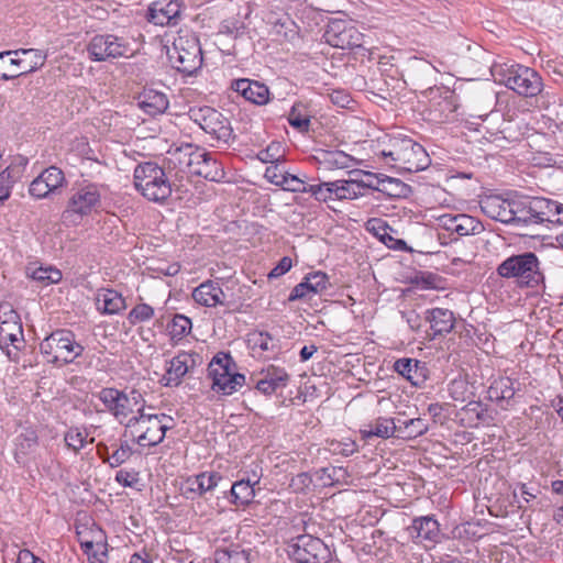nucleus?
<instances>
[{"instance_id": "obj_1", "label": "nucleus", "mask_w": 563, "mask_h": 563, "mask_svg": "<svg viewBox=\"0 0 563 563\" xmlns=\"http://www.w3.org/2000/svg\"><path fill=\"white\" fill-rule=\"evenodd\" d=\"M495 81L523 98H542L549 102L554 95L548 89L539 71L518 63H501L492 66Z\"/></svg>"}, {"instance_id": "obj_2", "label": "nucleus", "mask_w": 563, "mask_h": 563, "mask_svg": "<svg viewBox=\"0 0 563 563\" xmlns=\"http://www.w3.org/2000/svg\"><path fill=\"white\" fill-rule=\"evenodd\" d=\"M511 208L516 227L563 224V203L550 198L514 191Z\"/></svg>"}, {"instance_id": "obj_3", "label": "nucleus", "mask_w": 563, "mask_h": 563, "mask_svg": "<svg viewBox=\"0 0 563 563\" xmlns=\"http://www.w3.org/2000/svg\"><path fill=\"white\" fill-rule=\"evenodd\" d=\"M498 277L512 282L519 289L540 290L545 287L541 261L532 251L511 254L496 267Z\"/></svg>"}, {"instance_id": "obj_4", "label": "nucleus", "mask_w": 563, "mask_h": 563, "mask_svg": "<svg viewBox=\"0 0 563 563\" xmlns=\"http://www.w3.org/2000/svg\"><path fill=\"white\" fill-rule=\"evenodd\" d=\"M386 163L406 173L424 170L431 164V158L424 147L406 135L393 136L379 152Z\"/></svg>"}, {"instance_id": "obj_5", "label": "nucleus", "mask_w": 563, "mask_h": 563, "mask_svg": "<svg viewBox=\"0 0 563 563\" xmlns=\"http://www.w3.org/2000/svg\"><path fill=\"white\" fill-rule=\"evenodd\" d=\"M173 156L180 165H186L190 174L209 181L220 183L227 176L223 163L218 159V153L208 152L191 143L181 144L174 151Z\"/></svg>"}, {"instance_id": "obj_6", "label": "nucleus", "mask_w": 563, "mask_h": 563, "mask_svg": "<svg viewBox=\"0 0 563 563\" xmlns=\"http://www.w3.org/2000/svg\"><path fill=\"white\" fill-rule=\"evenodd\" d=\"M135 190L146 200L163 205L170 197L173 187L164 169L154 161L139 163L133 172Z\"/></svg>"}, {"instance_id": "obj_7", "label": "nucleus", "mask_w": 563, "mask_h": 563, "mask_svg": "<svg viewBox=\"0 0 563 563\" xmlns=\"http://www.w3.org/2000/svg\"><path fill=\"white\" fill-rule=\"evenodd\" d=\"M167 57L173 68L185 76L196 75L203 64L199 36L189 31L179 32L173 47L167 48Z\"/></svg>"}, {"instance_id": "obj_8", "label": "nucleus", "mask_w": 563, "mask_h": 563, "mask_svg": "<svg viewBox=\"0 0 563 563\" xmlns=\"http://www.w3.org/2000/svg\"><path fill=\"white\" fill-rule=\"evenodd\" d=\"M99 399L107 410L111 412L115 419H126L128 422H139L141 418H157V415H145L144 399L140 391L132 389L129 394L112 387L102 388L99 391Z\"/></svg>"}, {"instance_id": "obj_9", "label": "nucleus", "mask_w": 563, "mask_h": 563, "mask_svg": "<svg viewBox=\"0 0 563 563\" xmlns=\"http://www.w3.org/2000/svg\"><path fill=\"white\" fill-rule=\"evenodd\" d=\"M69 330H58L47 335L40 343V351L45 361L58 367L73 363L81 355L84 346L74 339Z\"/></svg>"}, {"instance_id": "obj_10", "label": "nucleus", "mask_w": 563, "mask_h": 563, "mask_svg": "<svg viewBox=\"0 0 563 563\" xmlns=\"http://www.w3.org/2000/svg\"><path fill=\"white\" fill-rule=\"evenodd\" d=\"M73 190L62 218L64 222L79 224L85 217L101 208L100 185L85 181Z\"/></svg>"}, {"instance_id": "obj_11", "label": "nucleus", "mask_w": 563, "mask_h": 563, "mask_svg": "<svg viewBox=\"0 0 563 563\" xmlns=\"http://www.w3.org/2000/svg\"><path fill=\"white\" fill-rule=\"evenodd\" d=\"M24 343L23 330L18 312L10 302L0 303V347L15 362H20L18 351Z\"/></svg>"}, {"instance_id": "obj_12", "label": "nucleus", "mask_w": 563, "mask_h": 563, "mask_svg": "<svg viewBox=\"0 0 563 563\" xmlns=\"http://www.w3.org/2000/svg\"><path fill=\"white\" fill-rule=\"evenodd\" d=\"M188 115L192 122L199 125L216 141L228 143L232 136V128L228 118L212 107H191Z\"/></svg>"}, {"instance_id": "obj_13", "label": "nucleus", "mask_w": 563, "mask_h": 563, "mask_svg": "<svg viewBox=\"0 0 563 563\" xmlns=\"http://www.w3.org/2000/svg\"><path fill=\"white\" fill-rule=\"evenodd\" d=\"M130 43L123 36L115 34H96L87 44L90 60L100 63L130 56Z\"/></svg>"}, {"instance_id": "obj_14", "label": "nucleus", "mask_w": 563, "mask_h": 563, "mask_svg": "<svg viewBox=\"0 0 563 563\" xmlns=\"http://www.w3.org/2000/svg\"><path fill=\"white\" fill-rule=\"evenodd\" d=\"M323 37L325 42L341 49L364 48V34L351 22L345 20H332L328 23Z\"/></svg>"}, {"instance_id": "obj_15", "label": "nucleus", "mask_w": 563, "mask_h": 563, "mask_svg": "<svg viewBox=\"0 0 563 563\" xmlns=\"http://www.w3.org/2000/svg\"><path fill=\"white\" fill-rule=\"evenodd\" d=\"M290 553L298 563H329L331 561L329 547L321 539L311 534L297 537Z\"/></svg>"}, {"instance_id": "obj_16", "label": "nucleus", "mask_w": 563, "mask_h": 563, "mask_svg": "<svg viewBox=\"0 0 563 563\" xmlns=\"http://www.w3.org/2000/svg\"><path fill=\"white\" fill-rule=\"evenodd\" d=\"M80 549L89 563H107L108 542L106 532L96 523L84 531H77Z\"/></svg>"}, {"instance_id": "obj_17", "label": "nucleus", "mask_w": 563, "mask_h": 563, "mask_svg": "<svg viewBox=\"0 0 563 563\" xmlns=\"http://www.w3.org/2000/svg\"><path fill=\"white\" fill-rule=\"evenodd\" d=\"M184 8L185 4L179 0H157L148 5L146 20L159 26L176 25Z\"/></svg>"}, {"instance_id": "obj_18", "label": "nucleus", "mask_w": 563, "mask_h": 563, "mask_svg": "<svg viewBox=\"0 0 563 563\" xmlns=\"http://www.w3.org/2000/svg\"><path fill=\"white\" fill-rule=\"evenodd\" d=\"M423 319L429 323L430 332H427L429 341L444 339L455 327L454 312L446 308H429L423 312Z\"/></svg>"}, {"instance_id": "obj_19", "label": "nucleus", "mask_w": 563, "mask_h": 563, "mask_svg": "<svg viewBox=\"0 0 563 563\" xmlns=\"http://www.w3.org/2000/svg\"><path fill=\"white\" fill-rule=\"evenodd\" d=\"M31 49L7 51L0 53V79L9 80L33 70L31 62H26L24 56L29 55Z\"/></svg>"}, {"instance_id": "obj_20", "label": "nucleus", "mask_w": 563, "mask_h": 563, "mask_svg": "<svg viewBox=\"0 0 563 563\" xmlns=\"http://www.w3.org/2000/svg\"><path fill=\"white\" fill-rule=\"evenodd\" d=\"M230 88L255 106H265L271 101L268 86L258 80L250 78L233 79Z\"/></svg>"}, {"instance_id": "obj_21", "label": "nucleus", "mask_w": 563, "mask_h": 563, "mask_svg": "<svg viewBox=\"0 0 563 563\" xmlns=\"http://www.w3.org/2000/svg\"><path fill=\"white\" fill-rule=\"evenodd\" d=\"M393 368L398 375L407 379L415 387L424 386L430 376L428 364L417 358H398L395 361Z\"/></svg>"}, {"instance_id": "obj_22", "label": "nucleus", "mask_w": 563, "mask_h": 563, "mask_svg": "<svg viewBox=\"0 0 563 563\" xmlns=\"http://www.w3.org/2000/svg\"><path fill=\"white\" fill-rule=\"evenodd\" d=\"M512 192L504 199L498 195L486 196L479 201L482 211L490 219L514 225Z\"/></svg>"}, {"instance_id": "obj_23", "label": "nucleus", "mask_w": 563, "mask_h": 563, "mask_svg": "<svg viewBox=\"0 0 563 563\" xmlns=\"http://www.w3.org/2000/svg\"><path fill=\"white\" fill-rule=\"evenodd\" d=\"M516 380L508 376H499L495 378L486 390V399L495 402L497 407L507 410L515 402ZM519 385V383L517 382Z\"/></svg>"}, {"instance_id": "obj_24", "label": "nucleus", "mask_w": 563, "mask_h": 563, "mask_svg": "<svg viewBox=\"0 0 563 563\" xmlns=\"http://www.w3.org/2000/svg\"><path fill=\"white\" fill-rule=\"evenodd\" d=\"M430 95L438 101L433 104L434 111H438L440 121H451L454 119L456 111L460 108V97L448 87L430 88Z\"/></svg>"}, {"instance_id": "obj_25", "label": "nucleus", "mask_w": 563, "mask_h": 563, "mask_svg": "<svg viewBox=\"0 0 563 563\" xmlns=\"http://www.w3.org/2000/svg\"><path fill=\"white\" fill-rule=\"evenodd\" d=\"M350 174H363L366 177L375 178V190L384 194L389 198H406L411 191V187L402 180L386 176L384 174H374L372 172H364L360 169H353L350 172Z\"/></svg>"}, {"instance_id": "obj_26", "label": "nucleus", "mask_w": 563, "mask_h": 563, "mask_svg": "<svg viewBox=\"0 0 563 563\" xmlns=\"http://www.w3.org/2000/svg\"><path fill=\"white\" fill-rule=\"evenodd\" d=\"M195 356H197V354L186 352L178 353L174 356L169 361V366L162 377L161 382L163 385L167 387L179 386L181 378L189 372V368L195 365Z\"/></svg>"}, {"instance_id": "obj_27", "label": "nucleus", "mask_w": 563, "mask_h": 563, "mask_svg": "<svg viewBox=\"0 0 563 563\" xmlns=\"http://www.w3.org/2000/svg\"><path fill=\"white\" fill-rule=\"evenodd\" d=\"M289 375L284 367L271 365L263 372L255 388L265 396H271L278 389H283L288 385Z\"/></svg>"}, {"instance_id": "obj_28", "label": "nucleus", "mask_w": 563, "mask_h": 563, "mask_svg": "<svg viewBox=\"0 0 563 563\" xmlns=\"http://www.w3.org/2000/svg\"><path fill=\"white\" fill-rule=\"evenodd\" d=\"M314 159L327 170L346 169L355 163V158L352 155L341 150L329 148L316 150Z\"/></svg>"}, {"instance_id": "obj_29", "label": "nucleus", "mask_w": 563, "mask_h": 563, "mask_svg": "<svg viewBox=\"0 0 563 563\" xmlns=\"http://www.w3.org/2000/svg\"><path fill=\"white\" fill-rule=\"evenodd\" d=\"M253 550L240 543L219 544L214 551V563H251Z\"/></svg>"}, {"instance_id": "obj_30", "label": "nucleus", "mask_w": 563, "mask_h": 563, "mask_svg": "<svg viewBox=\"0 0 563 563\" xmlns=\"http://www.w3.org/2000/svg\"><path fill=\"white\" fill-rule=\"evenodd\" d=\"M96 307L101 314H118L126 308L124 297L112 288H100L96 297Z\"/></svg>"}, {"instance_id": "obj_31", "label": "nucleus", "mask_w": 563, "mask_h": 563, "mask_svg": "<svg viewBox=\"0 0 563 563\" xmlns=\"http://www.w3.org/2000/svg\"><path fill=\"white\" fill-rule=\"evenodd\" d=\"M137 104L148 115L156 117L167 110L169 102L164 92L145 89L139 95Z\"/></svg>"}, {"instance_id": "obj_32", "label": "nucleus", "mask_w": 563, "mask_h": 563, "mask_svg": "<svg viewBox=\"0 0 563 563\" xmlns=\"http://www.w3.org/2000/svg\"><path fill=\"white\" fill-rule=\"evenodd\" d=\"M208 376L212 379V389L223 395H231L245 384V376L236 373L235 369L227 373L216 372Z\"/></svg>"}, {"instance_id": "obj_33", "label": "nucleus", "mask_w": 563, "mask_h": 563, "mask_svg": "<svg viewBox=\"0 0 563 563\" xmlns=\"http://www.w3.org/2000/svg\"><path fill=\"white\" fill-rule=\"evenodd\" d=\"M222 297H224L222 288L212 280H207L200 284L192 291V298L195 301L205 307L223 305Z\"/></svg>"}, {"instance_id": "obj_34", "label": "nucleus", "mask_w": 563, "mask_h": 563, "mask_svg": "<svg viewBox=\"0 0 563 563\" xmlns=\"http://www.w3.org/2000/svg\"><path fill=\"white\" fill-rule=\"evenodd\" d=\"M65 181V176L60 168L56 166L45 168L43 172L37 174V199L41 196L40 190L43 183L48 185V188L44 194H42V196H56L60 195V188L64 186Z\"/></svg>"}, {"instance_id": "obj_35", "label": "nucleus", "mask_w": 563, "mask_h": 563, "mask_svg": "<svg viewBox=\"0 0 563 563\" xmlns=\"http://www.w3.org/2000/svg\"><path fill=\"white\" fill-rule=\"evenodd\" d=\"M411 534L419 541L437 542L440 537V525L432 517H421L412 521Z\"/></svg>"}, {"instance_id": "obj_36", "label": "nucleus", "mask_w": 563, "mask_h": 563, "mask_svg": "<svg viewBox=\"0 0 563 563\" xmlns=\"http://www.w3.org/2000/svg\"><path fill=\"white\" fill-rule=\"evenodd\" d=\"M256 484H258V478L253 482L250 478L235 482L230 490V501L236 507L250 505L255 497L254 486Z\"/></svg>"}, {"instance_id": "obj_37", "label": "nucleus", "mask_w": 563, "mask_h": 563, "mask_svg": "<svg viewBox=\"0 0 563 563\" xmlns=\"http://www.w3.org/2000/svg\"><path fill=\"white\" fill-rule=\"evenodd\" d=\"M328 185L334 187L335 200H353L364 195L362 191L363 180L339 179Z\"/></svg>"}, {"instance_id": "obj_38", "label": "nucleus", "mask_w": 563, "mask_h": 563, "mask_svg": "<svg viewBox=\"0 0 563 563\" xmlns=\"http://www.w3.org/2000/svg\"><path fill=\"white\" fill-rule=\"evenodd\" d=\"M288 124L300 133H306L310 129L311 114L303 102H295L287 117Z\"/></svg>"}, {"instance_id": "obj_39", "label": "nucleus", "mask_w": 563, "mask_h": 563, "mask_svg": "<svg viewBox=\"0 0 563 563\" xmlns=\"http://www.w3.org/2000/svg\"><path fill=\"white\" fill-rule=\"evenodd\" d=\"M89 433L84 427L73 426L64 435V441L68 450L75 454L79 453L86 444L92 443L93 438L88 439Z\"/></svg>"}, {"instance_id": "obj_40", "label": "nucleus", "mask_w": 563, "mask_h": 563, "mask_svg": "<svg viewBox=\"0 0 563 563\" xmlns=\"http://www.w3.org/2000/svg\"><path fill=\"white\" fill-rule=\"evenodd\" d=\"M192 328L191 319L183 313H176L167 323V331L173 341H179L190 333Z\"/></svg>"}, {"instance_id": "obj_41", "label": "nucleus", "mask_w": 563, "mask_h": 563, "mask_svg": "<svg viewBox=\"0 0 563 563\" xmlns=\"http://www.w3.org/2000/svg\"><path fill=\"white\" fill-rule=\"evenodd\" d=\"M169 429L167 424H154L148 427L144 432L137 437V443L141 446H155L159 444Z\"/></svg>"}, {"instance_id": "obj_42", "label": "nucleus", "mask_w": 563, "mask_h": 563, "mask_svg": "<svg viewBox=\"0 0 563 563\" xmlns=\"http://www.w3.org/2000/svg\"><path fill=\"white\" fill-rule=\"evenodd\" d=\"M196 476L199 497L212 492L223 479V476L218 472H201Z\"/></svg>"}, {"instance_id": "obj_43", "label": "nucleus", "mask_w": 563, "mask_h": 563, "mask_svg": "<svg viewBox=\"0 0 563 563\" xmlns=\"http://www.w3.org/2000/svg\"><path fill=\"white\" fill-rule=\"evenodd\" d=\"M235 368L236 364L229 352H218L208 365V374L227 373Z\"/></svg>"}, {"instance_id": "obj_44", "label": "nucleus", "mask_w": 563, "mask_h": 563, "mask_svg": "<svg viewBox=\"0 0 563 563\" xmlns=\"http://www.w3.org/2000/svg\"><path fill=\"white\" fill-rule=\"evenodd\" d=\"M112 453L108 455L107 462L111 467H118L124 462H126L131 455L133 454L132 448L129 445L128 441H121L119 445H111Z\"/></svg>"}, {"instance_id": "obj_45", "label": "nucleus", "mask_w": 563, "mask_h": 563, "mask_svg": "<svg viewBox=\"0 0 563 563\" xmlns=\"http://www.w3.org/2000/svg\"><path fill=\"white\" fill-rule=\"evenodd\" d=\"M246 24L238 18H229L220 23L219 32L232 36L234 38L241 37L246 33Z\"/></svg>"}, {"instance_id": "obj_46", "label": "nucleus", "mask_w": 563, "mask_h": 563, "mask_svg": "<svg viewBox=\"0 0 563 563\" xmlns=\"http://www.w3.org/2000/svg\"><path fill=\"white\" fill-rule=\"evenodd\" d=\"M274 338L265 331H254L249 334V344L253 350L272 351L275 347Z\"/></svg>"}, {"instance_id": "obj_47", "label": "nucleus", "mask_w": 563, "mask_h": 563, "mask_svg": "<svg viewBox=\"0 0 563 563\" xmlns=\"http://www.w3.org/2000/svg\"><path fill=\"white\" fill-rule=\"evenodd\" d=\"M459 223H457V235L466 236L470 234L479 233L482 229V223L472 216L466 213H459Z\"/></svg>"}, {"instance_id": "obj_48", "label": "nucleus", "mask_w": 563, "mask_h": 563, "mask_svg": "<svg viewBox=\"0 0 563 563\" xmlns=\"http://www.w3.org/2000/svg\"><path fill=\"white\" fill-rule=\"evenodd\" d=\"M441 280V277L431 272H416L413 276L410 277V284L421 287L422 289H435L439 288L438 282Z\"/></svg>"}, {"instance_id": "obj_49", "label": "nucleus", "mask_w": 563, "mask_h": 563, "mask_svg": "<svg viewBox=\"0 0 563 563\" xmlns=\"http://www.w3.org/2000/svg\"><path fill=\"white\" fill-rule=\"evenodd\" d=\"M154 308L148 303H137L128 313V320L132 325L140 322H145L154 317Z\"/></svg>"}, {"instance_id": "obj_50", "label": "nucleus", "mask_w": 563, "mask_h": 563, "mask_svg": "<svg viewBox=\"0 0 563 563\" xmlns=\"http://www.w3.org/2000/svg\"><path fill=\"white\" fill-rule=\"evenodd\" d=\"M63 274L55 266H43L42 264L37 266V286H48L52 284H57L62 280Z\"/></svg>"}, {"instance_id": "obj_51", "label": "nucleus", "mask_w": 563, "mask_h": 563, "mask_svg": "<svg viewBox=\"0 0 563 563\" xmlns=\"http://www.w3.org/2000/svg\"><path fill=\"white\" fill-rule=\"evenodd\" d=\"M273 184L280 187L283 190L296 194H300L305 189V181L289 173L283 174L279 180H273Z\"/></svg>"}, {"instance_id": "obj_52", "label": "nucleus", "mask_w": 563, "mask_h": 563, "mask_svg": "<svg viewBox=\"0 0 563 563\" xmlns=\"http://www.w3.org/2000/svg\"><path fill=\"white\" fill-rule=\"evenodd\" d=\"M428 431L426 424H397L396 438L401 440L416 439Z\"/></svg>"}, {"instance_id": "obj_53", "label": "nucleus", "mask_w": 563, "mask_h": 563, "mask_svg": "<svg viewBox=\"0 0 563 563\" xmlns=\"http://www.w3.org/2000/svg\"><path fill=\"white\" fill-rule=\"evenodd\" d=\"M429 412L432 415V422H445V420H455V418H451V415L457 416L455 409L449 404H432L429 406Z\"/></svg>"}, {"instance_id": "obj_54", "label": "nucleus", "mask_w": 563, "mask_h": 563, "mask_svg": "<svg viewBox=\"0 0 563 563\" xmlns=\"http://www.w3.org/2000/svg\"><path fill=\"white\" fill-rule=\"evenodd\" d=\"M307 280L311 283L313 295L324 291L330 286L329 276L321 271L307 274Z\"/></svg>"}, {"instance_id": "obj_55", "label": "nucleus", "mask_w": 563, "mask_h": 563, "mask_svg": "<svg viewBox=\"0 0 563 563\" xmlns=\"http://www.w3.org/2000/svg\"><path fill=\"white\" fill-rule=\"evenodd\" d=\"M397 424H375V428L364 430V438L378 437L383 439L396 438Z\"/></svg>"}, {"instance_id": "obj_56", "label": "nucleus", "mask_w": 563, "mask_h": 563, "mask_svg": "<svg viewBox=\"0 0 563 563\" xmlns=\"http://www.w3.org/2000/svg\"><path fill=\"white\" fill-rule=\"evenodd\" d=\"M115 481L123 487H135L140 482V473L135 470L122 468L117 472Z\"/></svg>"}, {"instance_id": "obj_57", "label": "nucleus", "mask_w": 563, "mask_h": 563, "mask_svg": "<svg viewBox=\"0 0 563 563\" xmlns=\"http://www.w3.org/2000/svg\"><path fill=\"white\" fill-rule=\"evenodd\" d=\"M312 483H313V475H311L307 472H302V473L297 474L296 476H294L290 479L289 487L295 493H303L307 489H309V487L311 486Z\"/></svg>"}, {"instance_id": "obj_58", "label": "nucleus", "mask_w": 563, "mask_h": 563, "mask_svg": "<svg viewBox=\"0 0 563 563\" xmlns=\"http://www.w3.org/2000/svg\"><path fill=\"white\" fill-rule=\"evenodd\" d=\"M368 232L373 233L378 240L385 236L386 232H396L385 220L380 218H372L366 223Z\"/></svg>"}, {"instance_id": "obj_59", "label": "nucleus", "mask_w": 563, "mask_h": 563, "mask_svg": "<svg viewBox=\"0 0 563 563\" xmlns=\"http://www.w3.org/2000/svg\"><path fill=\"white\" fill-rule=\"evenodd\" d=\"M356 450H357V445L352 440H347V441L332 440L329 443V451H331L334 454H341L343 456H349V455L353 454Z\"/></svg>"}, {"instance_id": "obj_60", "label": "nucleus", "mask_w": 563, "mask_h": 563, "mask_svg": "<svg viewBox=\"0 0 563 563\" xmlns=\"http://www.w3.org/2000/svg\"><path fill=\"white\" fill-rule=\"evenodd\" d=\"M309 294H313V289L311 283L307 280L306 275L303 279L291 289L288 301L292 302L305 299Z\"/></svg>"}, {"instance_id": "obj_61", "label": "nucleus", "mask_w": 563, "mask_h": 563, "mask_svg": "<svg viewBox=\"0 0 563 563\" xmlns=\"http://www.w3.org/2000/svg\"><path fill=\"white\" fill-rule=\"evenodd\" d=\"M291 26H295V22L289 16H285L274 23V31L286 40H291L296 33Z\"/></svg>"}, {"instance_id": "obj_62", "label": "nucleus", "mask_w": 563, "mask_h": 563, "mask_svg": "<svg viewBox=\"0 0 563 563\" xmlns=\"http://www.w3.org/2000/svg\"><path fill=\"white\" fill-rule=\"evenodd\" d=\"M538 494H540V490L536 487H530L527 484L520 485V496L526 503V505L522 504L521 500H519V507L520 508H527V507H533L534 500L538 498Z\"/></svg>"}, {"instance_id": "obj_63", "label": "nucleus", "mask_w": 563, "mask_h": 563, "mask_svg": "<svg viewBox=\"0 0 563 563\" xmlns=\"http://www.w3.org/2000/svg\"><path fill=\"white\" fill-rule=\"evenodd\" d=\"M27 165V158L18 156L14 161L4 169L14 180L22 177Z\"/></svg>"}, {"instance_id": "obj_64", "label": "nucleus", "mask_w": 563, "mask_h": 563, "mask_svg": "<svg viewBox=\"0 0 563 563\" xmlns=\"http://www.w3.org/2000/svg\"><path fill=\"white\" fill-rule=\"evenodd\" d=\"M181 495L187 498L194 500L198 496V487H197V476H188L184 479L180 486Z\"/></svg>"}]
</instances>
